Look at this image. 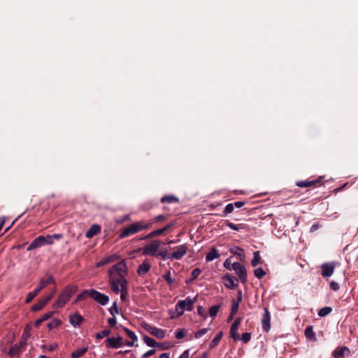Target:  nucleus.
<instances>
[{
	"label": "nucleus",
	"mask_w": 358,
	"mask_h": 358,
	"mask_svg": "<svg viewBox=\"0 0 358 358\" xmlns=\"http://www.w3.org/2000/svg\"><path fill=\"white\" fill-rule=\"evenodd\" d=\"M78 289V286L75 285L71 284L66 286L52 306L55 308H63L70 300L71 297L77 292Z\"/></svg>",
	"instance_id": "f257e3e1"
},
{
	"label": "nucleus",
	"mask_w": 358,
	"mask_h": 358,
	"mask_svg": "<svg viewBox=\"0 0 358 358\" xmlns=\"http://www.w3.org/2000/svg\"><path fill=\"white\" fill-rule=\"evenodd\" d=\"M196 300V297L192 299L188 296L185 300L179 301L175 306L176 315H171V311L169 312L171 318L179 317L182 316L184 314L185 310L192 311L194 308V303H195Z\"/></svg>",
	"instance_id": "f03ea898"
},
{
	"label": "nucleus",
	"mask_w": 358,
	"mask_h": 358,
	"mask_svg": "<svg viewBox=\"0 0 358 358\" xmlns=\"http://www.w3.org/2000/svg\"><path fill=\"white\" fill-rule=\"evenodd\" d=\"M50 284H55V280L52 275L47 274L45 278H41L40 280L38 286L33 292L28 293L25 299V303H31L38 294Z\"/></svg>",
	"instance_id": "7ed1b4c3"
},
{
	"label": "nucleus",
	"mask_w": 358,
	"mask_h": 358,
	"mask_svg": "<svg viewBox=\"0 0 358 358\" xmlns=\"http://www.w3.org/2000/svg\"><path fill=\"white\" fill-rule=\"evenodd\" d=\"M109 277L115 276L117 274L118 278L126 276L127 275V266L124 260L119 262L113 266L108 271Z\"/></svg>",
	"instance_id": "20e7f679"
},
{
	"label": "nucleus",
	"mask_w": 358,
	"mask_h": 358,
	"mask_svg": "<svg viewBox=\"0 0 358 358\" xmlns=\"http://www.w3.org/2000/svg\"><path fill=\"white\" fill-rule=\"evenodd\" d=\"M161 245L159 240H152L150 243L146 244L143 248H139L138 250H143V255H151L155 257L157 255V250Z\"/></svg>",
	"instance_id": "39448f33"
},
{
	"label": "nucleus",
	"mask_w": 358,
	"mask_h": 358,
	"mask_svg": "<svg viewBox=\"0 0 358 358\" xmlns=\"http://www.w3.org/2000/svg\"><path fill=\"white\" fill-rule=\"evenodd\" d=\"M141 326L145 331H147L151 335L154 336L158 339H162L165 337V331L162 329L153 327L150 324L147 323L146 322H142L141 323Z\"/></svg>",
	"instance_id": "423d86ee"
},
{
	"label": "nucleus",
	"mask_w": 358,
	"mask_h": 358,
	"mask_svg": "<svg viewBox=\"0 0 358 358\" xmlns=\"http://www.w3.org/2000/svg\"><path fill=\"white\" fill-rule=\"evenodd\" d=\"M232 270L235 271L236 275L238 276L240 282L243 284H245L248 280L247 271L243 264L240 262H234L232 264Z\"/></svg>",
	"instance_id": "0eeeda50"
},
{
	"label": "nucleus",
	"mask_w": 358,
	"mask_h": 358,
	"mask_svg": "<svg viewBox=\"0 0 358 358\" xmlns=\"http://www.w3.org/2000/svg\"><path fill=\"white\" fill-rule=\"evenodd\" d=\"M91 297L101 306L106 305L109 301L108 296L102 294L96 289H91Z\"/></svg>",
	"instance_id": "6e6552de"
},
{
	"label": "nucleus",
	"mask_w": 358,
	"mask_h": 358,
	"mask_svg": "<svg viewBox=\"0 0 358 358\" xmlns=\"http://www.w3.org/2000/svg\"><path fill=\"white\" fill-rule=\"evenodd\" d=\"M222 278L224 281V285L229 289H234L238 285V279L229 273L224 274Z\"/></svg>",
	"instance_id": "1a4fd4ad"
},
{
	"label": "nucleus",
	"mask_w": 358,
	"mask_h": 358,
	"mask_svg": "<svg viewBox=\"0 0 358 358\" xmlns=\"http://www.w3.org/2000/svg\"><path fill=\"white\" fill-rule=\"evenodd\" d=\"M336 263L331 262V263H324L321 265V275L324 278L330 277L333 275L334 268L336 267Z\"/></svg>",
	"instance_id": "9d476101"
},
{
	"label": "nucleus",
	"mask_w": 358,
	"mask_h": 358,
	"mask_svg": "<svg viewBox=\"0 0 358 358\" xmlns=\"http://www.w3.org/2000/svg\"><path fill=\"white\" fill-rule=\"evenodd\" d=\"M106 346L108 348L117 349L123 345L122 337L117 336V338L110 337L106 340Z\"/></svg>",
	"instance_id": "9b49d317"
},
{
	"label": "nucleus",
	"mask_w": 358,
	"mask_h": 358,
	"mask_svg": "<svg viewBox=\"0 0 358 358\" xmlns=\"http://www.w3.org/2000/svg\"><path fill=\"white\" fill-rule=\"evenodd\" d=\"M324 180L323 176L319 177L317 179L312 180H305V181H298L296 185L299 187H316L322 183Z\"/></svg>",
	"instance_id": "f8f14e48"
},
{
	"label": "nucleus",
	"mask_w": 358,
	"mask_h": 358,
	"mask_svg": "<svg viewBox=\"0 0 358 358\" xmlns=\"http://www.w3.org/2000/svg\"><path fill=\"white\" fill-rule=\"evenodd\" d=\"M187 250L186 244L180 245L177 247L176 251L170 253V257H171V259L180 260L187 254Z\"/></svg>",
	"instance_id": "ddd939ff"
},
{
	"label": "nucleus",
	"mask_w": 358,
	"mask_h": 358,
	"mask_svg": "<svg viewBox=\"0 0 358 358\" xmlns=\"http://www.w3.org/2000/svg\"><path fill=\"white\" fill-rule=\"evenodd\" d=\"M131 224L134 227V231L137 234L140 231H145L151 228L152 222H148L146 220H141L138 222H133Z\"/></svg>",
	"instance_id": "4468645a"
},
{
	"label": "nucleus",
	"mask_w": 358,
	"mask_h": 358,
	"mask_svg": "<svg viewBox=\"0 0 358 358\" xmlns=\"http://www.w3.org/2000/svg\"><path fill=\"white\" fill-rule=\"evenodd\" d=\"M264 310V313L262 318V329L264 331L268 332L269 330L271 329V315L268 311V309L266 307H265Z\"/></svg>",
	"instance_id": "2eb2a0df"
},
{
	"label": "nucleus",
	"mask_w": 358,
	"mask_h": 358,
	"mask_svg": "<svg viewBox=\"0 0 358 358\" xmlns=\"http://www.w3.org/2000/svg\"><path fill=\"white\" fill-rule=\"evenodd\" d=\"M26 345H27V342H25L24 341H22L21 339V341L18 343L15 344L9 350V351L8 352V354L11 357L18 355L19 353H20L22 351V349H24Z\"/></svg>",
	"instance_id": "dca6fc26"
},
{
	"label": "nucleus",
	"mask_w": 358,
	"mask_h": 358,
	"mask_svg": "<svg viewBox=\"0 0 358 358\" xmlns=\"http://www.w3.org/2000/svg\"><path fill=\"white\" fill-rule=\"evenodd\" d=\"M51 299L52 295H48L43 299H40L36 303L31 306V310L33 312H37L41 310L51 300Z\"/></svg>",
	"instance_id": "f3484780"
},
{
	"label": "nucleus",
	"mask_w": 358,
	"mask_h": 358,
	"mask_svg": "<svg viewBox=\"0 0 358 358\" xmlns=\"http://www.w3.org/2000/svg\"><path fill=\"white\" fill-rule=\"evenodd\" d=\"M45 236H39L36 237L27 247V250L30 251L34 249L45 245Z\"/></svg>",
	"instance_id": "a211bd4d"
},
{
	"label": "nucleus",
	"mask_w": 358,
	"mask_h": 358,
	"mask_svg": "<svg viewBox=\"0 0 358 358\" xmlns=\"http://www.w3.org/2000/svg\"><path fill=\"white\" fill-rule=\"evenodd\" d=\"M166 231H168V227L164 226V227H162L161 229H158L151 231L150 233H149L148 234H147L145 236L138 238L137 240H138V241L146 240V239H150V238H154L156 236H159L163 234Z\"/></svg>",
	"instance_id": "6ab92c4d"
},
{
	"label": "nucleus",
	"mask_w": 358,
	"mask_h": 358,
	"mask_svg": "<svg viewBox=\"0 0 358 358\" xmlns=\"http://www.w3.org/2000/svg\"><path fill=\"white\" fill-rule=\"evenodd\" d=\"M136 234L134 231V227L131 224L124 227L120 230V234H119V238L122 239L125 238L129 236L134 235Z\"/></svg>",
	"instance_id": "aec40b11"
},
{
	"label": "nucleus",
	"mask_w": 358,
	"mask_h": 358,
	"mask_svg": "<svg viewBox=\"0 0 358 358\" xmlns=\"http://www.w3.org/2000/svg\"><path fill=\"white\" fill-rule=\"evenodd\" d=\"M100 232H101V226L97 224H94L86 231L85 236L88 238H92V237L97 235Z\"/></svg>",
	"instance_id": "412c9836"
},
{
	"label": "nucleus",
	"mask_w": 358,
	"mask_h": 358,
	"mask_svg": "<svg viewBox=\"0 0 358 358\" xmlns=\"http://www.w3.org/2000/svg\"><path fill=\"white\" fill-rule=\"evenodd\" d=\"M109 283L112 291L117 294L120 291L119 280L115 276H110L109 277Z\"/></svg>",
	"instance_id": "4be33fe9"
},
{
	"label": "nucleus",
	"mask_w": 358,
	"mask_h": 358,
	"mask_svg": "<svg viewBox=\"0 0 358 358\" xmlns=\"http://www.w3.org/2000/svg\"><path fill=\"white\" fill-rule=\"evenodd\" d=\"M151 268V265L148 260H145L137 269L138 275L142 276L147 273Z\"/></svg>",
	"instance_id": "5701e85b"
},
{
	"label": "nucleus",
	"mask_w": 358,
	"mask_h": 358,
	"mask_svg": "<svg viewBox=\"0 0 358 358\" xmlns=\"http://www.w3.org/2000/svg\"><path fill=\"white\" fill-rule=\"evenodd\" d=\"M84 320V317L80 315L73 314L70 316L69 322L73 327H78Z\"/></svg>",
	"instance_id": "b1692460"
},
{
	"label": "nucleus",
	"mask_w": 358,
	"mask_h": 358,
	"mask_svg": "<svg viewBox=\"0 0 358 358\" xmlns=\"http://www.w3.org/2000/svg\"><path fill=\"white\" fill-rule=\"evenodd\" d=\"M118 256L116 255H110V256H108V257H106L105 258H103V259H101L100 262H99L96 264V266H104L107 264H109V263H111V262H115V260H117L118 259Z\"/></svg>",
	"instance_id": "393cba45"
},
{
	"label": "nucleus",
	"mask_w": 358,
	"mask_h": 358,
	"mask_svg": "<svg viewBox=\"0 0 358 358\" xmlns=\"http://www.w3.org/2000/svg\"><path fill=\"white\" fill-rule=\"evenodd\" d=\"M161 203H179V199L174 195H165L162 196L160 199Z\"/></svg>",
	"instance_id": "a878e982"
},
{
	"label": "nucleus",
	"mask_w": 358,
	"mask_h": 358,
	"mask_svg": "<svg viewBox=\"0 0 358 358\" xmlns=\"http://www.w3.org/2000/svg\"><path fill=\"white\" fill-rule=\"evenodd\" d=\"M220 257L217 250L215 248H212L210 251L206 256V261L207 262H211L215 259Z\"/></svg>",
	"instance_id": "bb28decb"
},
{
	"label": "nucleus",
	"mask_w": 358,
	"mask_h": 358,
	"mask_svg": "<svg viewBox=\"0 0 358 358\" xmlns=\"http://www.w3.org/2000/svg\"><path fill=\"white\" fill-rule=\"evenodd\" d=\"M53 314H54L53 311H50V312L45 313L39 319H38L37 320L35 321L34 327H38L42 324V322L50 319Z\"/></svg>",
	"instance_id": "cd10ccee"
},
{
	"label": "nucleus",
	"mask_w": 358,
	"mask_h": 358,
	"mask_svg": "<svg viewBox=\"0 0 358 358\" xmlns=\"http://www.w3.org/2000/svg\"><path fill=\"white\" fill-rule=\"evenodd\" d=\"M264 263V261L262 259L259 251H255L253 253V258L251 261V264L252 266H257L258 264H262Z\"/></svg>",
	"instance_id": "c85d7f7f"
},
{
	"label": "nucleus",
	"mask_w": 358,
	"mask_h": 358,
	"mask_svg": "<svg viewBox=\"0 0 358 358\" xmlns=\"http://www.w3.org/2000/svg\"><path fill=\"white\" fill-rule=\"evenodd\" d=\"M143 341L148 345L149 347H158L161 345V343L155 341V339L149 337L148 336L145 335L143 338Z\"/></svg>",
	"instance_id": "c756f323"
},
{
	"label": "nucleus",
	"mask_w": 358,
	"mask_h": 358,
	"mask_svg": "<svg viewBox=\"0 0 358 358\" xmlns=\"http://www.w3.org/2000/svg\"><path fill=\"white\" fill-rule=\"evenodd\" d=\"M345 352H349V349L347 347L337 348L333 352V355L335 358H341L344 355Z\"/></svg>",
	"instance_id": "7c9ffc66"
},
{
	"label": "nucleus",
	"mask_w": 358,
	"mask_h": 358,
	"mask_svg": "<svg viewBox=\"0 0 358 358\" xmlns=\"http://www.w3.org/2000/svg\"><path fill=\"white\" fill-rule=\"evenodd\" d=\"M91 289H85L83 292H82L80 294H79L74 303H77L78 301H83L85 300L88 296H90L91 297Z\"/></svg>",
	"instance_id": "2f4dec72"
},
{
	"label": "nucleus",
	"mask_w": 358,
	"mask_h": 358,
	"mask_svg": "<svg viewBox=\"0 0 358 358\" xmlns=\"http://www.w3.org/2000/svg\"><path fill=\"white\" fill-rule=\"evenodd\" d=\"M305 336L306 338L310 341H315V334L313 331V328L312 326H308L305 330Z\"/></svg>",
	"instance_id": "473e14b6"
},
{
	"label": "nucleus",
	"mask_w": 358,
	"mask_h": 358,
	"mask_svg": "<svg viewBox=\"0 0 358 358\" xmlns=\"http://www.w3.org/2000/svg\"><path fill=\"white\" fill-rule=\"evenodd\" d=\"M87 348H78L76 350L73 351L71 355V358H79L84 355L85 352H87Z\"/></svg>",
	"instance_id": "72a5a7b5"
},
{
	"label": "nucleus",
	"mask_w": 358,
	"mask_h": 358,
	"mask_svg": "<svg viewBox=\"0 0 358 358\" xmlns=\"http://www.w3.org/2000/svg\"><path fill=\"white\" fill-rule=\"evenodd\" d=\"M222 336H223V332L220 331L210 342V348L212 349V348H215V346H217L219 344L220 340L222 339Z\"/></svg>",
	"instance_id": "f704fd0d"
},
{
	"label": "nucleus",
	"mask_w": 358,
	"mask_h": 358,
	"mask_svg": "<svg viewBox=\"0 0 358 358\" xmlns=\"http://www.w3.org/2000/svg\"><path fill=\"white\" fill-rule=\"evenodd\" d=\"M201 270L199 268H196L194 269H193V271H192V273H191V278L189 280H187L185 282L187 284L194 281V280H196L198 276L201 274Z\"/></svg>",
	"instance_id": "c9c22d12"
},
{
	"label": "nucleus",
	"mask_w": 358,
	"mask_h": 358,
	"mask_svg": "<svg viewBox=\"0 0 358 358\" xmlns=\"http://www.w3.org/2000/svg\"><path fill=\"white\" fill-rule=\"evenodd\" d=\"M226 225L229 227L230 229L235 230V231H239L241 229H243L245 228L244 224H234V223L227 220L225 222Z\"/></svg>",
	"instance_id": "e433bc0d"
},
{
	"label": "nucleus",
	"mask_w": 358,
	"mask_h": 358,
	"mask_svg": "<svg viewBox=\"0 0 358 358\" xmlns=\"http://www.w3.org/2000/svg\"><path fill=\"white\" fill-rule=\"evenodd\" d=\"M62 324L61 320L58 318H54L52 319L50 322L48 323L47 326L49 329H52L55 328H57L59 325Z\"/></svg>",
	"instance_id": "4c0bfd02"
},
{
	"label": "nucleus",
	"mask_w": 358,
	"mask_h": 358,
	"mask_svg": "<svg viewBox=\"0 0 358 358\" xmlns=\"http://www.w3.org/2000/svg\"><path fill=\"white\" fill-rule=\"evenodd\" d=\"M332 312V308L329 306L324 307L318 311L320 317H325Z\"/></svg>",
	"instance_id": "58836bf2"
},
{
	"label": "nucleus",
	"mask_w": 358,
	"mask_h": 358,
	"mask_svg": "<svg viewBox=\"0 0 358 358\" xmlns=\"http://www.w3.org/2000/svg\"><path fill=\"white\" fill-rule=\"evenodd\" d=\"M123 330L127 334V336L131 341H133V342H135L138 340V338L134 331H132L131 330H130L129 329H128L127 327H123Z\"/></svg>",
	"instance_id": "ea45409f"
},
{
	"label": "nucleus",
	"mask_w": 358,
	"mask_h": 358,
	"mask_svg": "<svg viewBox=\"0 0 358 358\" xmlns=\"http://www.w3.org/2000/svg\"><path fill=\"white\" fill-rule=\"evenodd\" d=\"M120 281V290H127L128 280L125 276L117 278Z\"/></svg>",
	"instance_id": "a19ab883"
},
{
	"label": "nucleus",
	"mask_w": 358,
	"mask_h": 358,
	"mask_svg": "<svg viewBox=\"0 0 358 358\" xmlns=\"http://www.w3.org/2000/svg\"><path fill=\"white\" fill-rule=\"evenodd\" d=\"M111 334V331L110 329H104L103 331H101L98 332L95 337L96 339H102L103 337L108 336Z\"/></svg>",
	"instance_id": "79ce46f5"
},
{
	"label": "nucleus",
	"mask_w": 358,
	"mask_h": 358,
	"mask_svg": "<svg viewBox=\"0 0 358 358\" xmlns=\"http://www.w3.org/2000/svg\"><path fill=\"white\" fill-rule=\"evenodd\" d=\"M234 206L233 203H229L225 206V208L223 210V214L221 215V216L225 217L228 214L231 213L234 211Z\"/></svg>",
	"instance_id": "37998d69"
},
{
	"label": "nucleus",
	"mask_w": 358,
	"mask_h": 358,
	"mask_svg": "<svg viewBox=\"0 0 358 358\" xmlns=\"http://www.w3.org/2000/svg\"><path fill=\"white\" fill-rule=\"evenodd\" d=\"M187 330L185 329H178L175 332V337L177 339H182L185 337Z\"/></svg>",
	"instance_id": "c03bdc74"
},
{
	"label": "nucleus",
	"mask_w": 358,
	"mask_h": 358,
	"mask_svg": "<svg viewBox=\"0 0 358 358\" xmlns=\"http://www.w3.org/2000/svg\"><path fill=\"white\" fill-rule=\"evenodd\" d=\"M254 275L258 279H261L266 275V272L263 270V268L262 267H259V268L255 269Z\"/></svg>",
	"instance_id": "a18cd8bd"
},
{
	"label": "nucleus",
	"mask_w": 358,
	"mask_h": 358,
	"mask_svg": "<svg viewBox=\"0 0 358 358\" xmlns=\"http://www.w3.org/2000/svg\"><path fill=\"white\" fill-rule=\"evenodd\" d=\"M220 306L215 305L210 308L209 315L210 317H214L217 315Z\"/></svg>",
	"instance_id": "49530a36"
},
{
	"label": "nucleus",
	"mask_w": 358,
	"mask_h": 358,
	"mask_svg": "<svg viewBox=\"0 0 358 358\" xmlns=\"http://www.w3.org/2000/svg\"><path fill=\"white\" fill-rule=\"evenodd\" d=\"M155 257H161V258L164 260L171 259V257H170V253H168L166 250L157 252V255Z\"/></svg>",
	"instance_id": "de8ad7c7"
},
{
	"label": "nucleus",
	"mask_w": 358,
	"mask_h": 358,
	"mask_svg": "<svg viewBox=\"0 0 358 358\" xmlns=\"http://www.w3.org/2000/svg\"><path fill=\"white\" fill-rule=\"evenodd\" d=\"M230 252L234 255L242 256L243 253V249L240 247H234L230 249Z\"/></svg>",
	"instance_id": "09e8293b"
},
{
	"label": "nucleus",
	"mask_w": 358,
	"mask_h": 358,
	"mask_svg": "<svg viewBox=\"0 0 358 358\" xmlns=\"http://www.w3.org/2000/svg\"><path fill=\"white\" fill-rule=\"evenodd\" d=\"M168 215H159L156 217H155L152 220H150L149 222L157 223V222H162L164 221L167 218Z\"/></svg>",
	"instance_id": "8fccbe9b"
},
{
	"label": "nucleus",
	"mask_w": 358,
	"mask_h": 358,
	"mask_svg": "<svg viewBox=\"0 0 358 358\" xmlns=\"http://www.w3.org/2000/svg\"><path fill=\"white\" fill-rule=\"evenodd\" d=\"M237 329H234L232 328H230L229 334L230 336L233 338L234 341H237L240 340V336L237 332Z\"/></svg>",
	"instance_id": "3c124183"
},
{
	"label": "nucleus",
	"mask_w": 358,
	"mask_h": 358,
	"mask_svg": "<svg viewBox=\"0 0 358 358\" xmlns=\"http://www.w3.org/2000/svg\"><path fill=\"white\" fill-rule=\"evenodd\" d=\"M251 339V333L245 332L243 333L240 337V340L242 341L244 343H248Z\"/></svg>",
	"instance_id": "603ef678"
},
{
	"label": "nucleus",
	"mask_w": 358,
	"mask_h": 358,
	"mask_svg": "<svg viewBox=\"0 0 358 358\" xmlns=\"http://www.w3.org/2000/svg\"><path fill=\"white\" fill-rule=\"evenodd\" d=\"M163 278L164 279L166 280V282H167V284L171 286L172 285V283L173 282V280L171 278V271H168L164 275H163Z\"/></svg>",
	"instance_id": "864d4df0"
},
{
	"label": "nucleus",
	"mask_w": 358,
	"mask_h": 358,
	"mask_svg": "<svg viewBox=\"0 0 358 358\" xmlns=\"http://www.w3.org/2000/svg\"><path fill=\"white\" fill-rule=\"evenodd\" d=\"M238 308H239V303L236 302L235 299H234L232 300V305H231V313H232V315H236L238 310Z\"/></svg>",
	"instance_id": "5fc2aeb1"
},
{
	"label": "nucleus",
	"mask_w": 358,
	"mask_h": 358,
	"mask_svg": "<svg viewBox=\"0 0 358 358\" xmlns=\"http://www.w3.org/2000/svg\"><path fill=\"white\" fill-rule=\"evenodd\" d=\"M109 312L113 316L115 314L119 313V309L117 308V301H114L113 306L109 308Z\"/></svg>",
	"instance_id": "6e6d98bb"
},
{
	"label": "nucleus",
	"mask_w": 358,
	"mask_h": 358,
	"mask_svg": "<svg viewBox=\"0 0 358 358\" xmlns=\"http://www.w3.org/2000/svg\"><path fill=\"white\" fill-rule=\"evenodd\" d=\"M197 313L201 317H203L204 319L207 317L206 310L201 306H197Z\"/></svg>",
	"instance_id": "4d7b16f0"
},
{
	"label": "nucleus",
	"mask_w": 358,
	"mask_h": 358,
	"mask_svg": "<svg viewBox=\"0 0 358 358\" xmlns=\"http://www.w3.org/2000/svg\"><path fill=\"white\" fill-rule=\"evenodd\" d=\"M208 331V329L207 328H203V329H199L198 331H196L195 333L194 337L196 338H199L201 337L202 336H203L205 334H206Z\"/></svg>",
	"instance_id": "13d9d810"
},
{
	"label": "nucleus",
	"mask_w": 358,
	"mask_h": 358,
	"mask_svg": "<svg viewBox=\"0 0 358 358\" xmlns=\"http://www.w3.org/2000/svg\"><path fill=\"white\" fill-rule=\"evenodd\" d=\"M29 336V328L28 327H27L24 329V331L22 333L21 339L22 341H24L25 342H27V340Z\"/></svg>",
	"instance_id": "bf43d9fd"
},
{
	"label": "nucleus",
	"mask_w": 358,
	"mask_h": 358,
	"mask_svg": "<svg viewBox=\"0 0 358 358\" xmlns=\"http://www.w3.org/2000/svg\"><path fill=\"white\" fill-rule=\"evenodd\" d=\"M57 347H58V345L57 343H52V344H51V345H50L48 346L45 345H43V349H46V350H48V351H50V352L54 351L55 350H56L57 348Z\"/></svg>",
	"instance_id": "052dcab7"
},
{
	"label": "nucleus",
	"mask_w": 358,
	"mask_h": 358,
	"mask_svg": "<svg viewBox=\"0 0 358 358\" xmlns=\"http://www.w3.org/2000/svg\"><path fill=\"white\" fill-rule=\"evenodd\" d=\"M329 287H330V289L334 291H338L340 288L339 285L334 281H332L330 282Z\"/></svg>",
	"instance_id": "680f3d73"
},
{
	"label": "nucleus",
	"mask_w": 358,
	"mask_h": 358,
	"mask_svg": "<svg viewBox=\"0 0 358 358\" xmlns=\"http://www.w3.org/2000/svg\"><path fill=\"white\" fill-rule=\"evenodd\" d=\"M224 267L228 270H232V264H231V261H230V259H227L224 264Z\"/></svg>",
	"instance_id": "e2e57ef3"
},
{
	"label": "nucleus",
	"mask_w": 358,
	"mask_h": 358,
	"mask_svg": "<svg viewBox=\"0 0 358 358\" xmlns=\"http://www.w3.org/2000/svg\"><path fill=\"white\" fill-rule=\"evenodd\" d=\"M44 241H45V245H52L54 243L52 237H51V235L45 236Z\"/></svg>",
	"instance_id": "0e129e2a"
},
{
	"label": "nucleus",
	"mask_w": 358,
	"mask_h": 358,
	"mask_svg": "<svg viewBox=\"0 0 358 358\" xmlns=\"http://www.w3.org/2000/svg\"><path fill=\"white\" fill-rule=\"evenodd\" d=\"M156 350L155 349H152V350H148V352H145L143 355H142V357L143 358H147V357H149L152 355H153L155 353Z\"/></svg>",
	"instance_id": "69168bd1"
},
{
	"label": "nucleus",
	"mask_w": 358,
	"mask_h": 358,
	"mask_svg": "<svg viewBox=\"0 0 358 358\" xmlns=\"http://www.w3.org/2000/svg\"><path fill=\"white\" fill-rule=\"evenodd\" d=\"M120 299L122 301H125L127 300V296L128 294V290H120Z\"/></svg>",
	"instance_id": "338daca9"
},
{
	"label": "nucleus",
	"mask_w": 358,
	"mask_h": 358,
	"mask_svg": "<svg viewBox=\"0 0 358 358\" xmlns=\"http://www.w3.org/2000/svg\"><path fill=\"white\" fill-rule=\"evenodd\" d=\"M243 300V292L241 289H238L237 291V297L236 299H235L236 302L240 303Z\"/></svg>",
	"instance_id": "774afa93"
}]
</instances>
